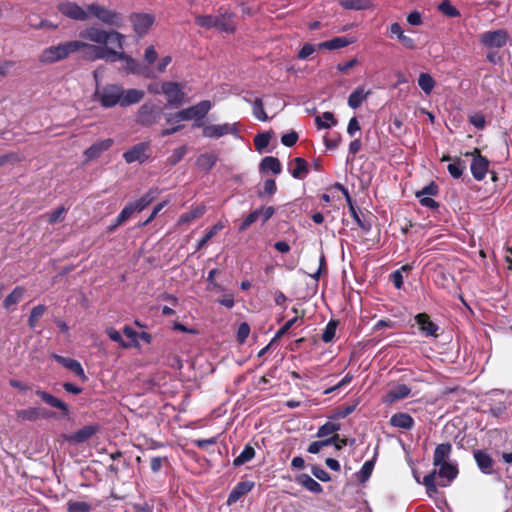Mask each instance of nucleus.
<instances>
[{
  "label": "nucleus",
  "mask_w": 512,
  "mask_h": 512,
  "mask_svg": "<svg viewBox=\"0 0 512 512\" xmlns=\"http://www.w3.org/2000/svg\"><path fill=\"white\" fill-rule=\"evenodd\" d=\"M79 36L95 43L93 61L114 62L122 60L124 61V69L128 72L141 74L146 78H154L152 70L149 68L140 69L137 61L122 51L126 36L118 30H105L103 27L92 25L82 30Z\"/></svg>",
  "instance_id": "obj_1"
},
{
  "label": "nucleus",
  "mask_w": 512,
  "mask_h": 512,
  "mask_svg": "<svg viewBox=\"0 0 512 512\" xmlns=\"http://www.w3.org/2000/svg\"><path fill=\"white\" fill-rule=\"evenodd\" d=\"M95 43L83 38L51 45L43 49L38 57L40 63L47 65L67 59L71 54L80 52L82 58L93 61Z\"/></svg>",
  "instance_id": "obj_2"
},
{
  "label": "nucleus",
  "mask_w": 512,
  "mask_h": 512,
  "mask_svg": "<svg viewBox=\"0 0 512 512\" xmlns=\"http://www.w3.org/2000/svg\"><path fill=\"white\" fill-rule=\"evenodd\" d=\"M88 20L96 19L112 30L120 29L124 26V15L116 9H112L99 2H91L88 4Z\"/></svg>",
  "instance_id": "obj_3"
},
{
  "label": "nucleus",
  "mask_w": 512,
  "mask_h": 512,
  "mask_svg": "<svg viewBox=\"0 0 512 512\" xmlns=\"http://www.w3.org/2000/svg\"><path fill=\"white\" fill-rule=\"evenodd\" d=\"M212 104L208 100L200 101L199 103L183 109L167 118L168 123H178L181 121L193 120L194 127H203L202 119L211 110Z\"/></svg>",
  "instance_id": "obj_4"
},
{
  "label": "nucleus",
  "mask_w": 512,
  "mask_h": 512,
  "mask_svg": "<svg viewBox=\"0 0 512 512\" xmlns=\"http://www.w3.org/2000/svg\"><path fill=\"white\" fill-rule=\"evenodd\" d=\"M57 10L68 19L79 22L88 21V4L81 6L76 2L66 0L57 4Z\"/></svg>",
  "instance_id": "obj_5"
},
{
  "label": "nucleus",
  "mask_w": 512,
  "mask_h": 512,
  "mask_svg": "<svg viewBox=\"0 0 512 512\" xmlns=\"http://www.w3.org/2000/svg\"><path fill=\"white\" fill-rule=\"evenodd\" d=\"M122 94L123 88L116 84H109L102 88L98 87L95 92L96 97L105 108L114 107L117 104L121 105Z\"/></svg>",
  "instance_id": "obj_6"
},
{
  "label": "nucleus",
  "mask_w": 512,
  "mask_h": 512,
  "mask_svg": "<svg viewBox=\"0 0 512 512\" xmlns=\"http://www.w3.org/2000/svg\"><path fill=\"white\" fill-rule=\"evenodd\" d=\"M238 133V123L236 122L203 125L202 129L203 137L210 139H219L226 135H233L235 137H238Z\"/></svg>",
  "instance_id": "obj_7"
},
{
  "label": "nucleus",
  "mask_w": 512,
  "mask_h": 512,
  "mask_svg": "<svg viewBox=\"0 0 512 512\" xmlns=\"http://www.w3.org/2000/svg\"><path fill=\"white\" fill-rule=\"evenodd\" d=\"M161 91L165 95L167 104L172 108L180 107L185 100V93L181 84L173 81L163 82Z\"/></svg>",
  "instance_id": "obj_8"
},
{
  "label": "nucleus",
  "mask_w": 512,
  "mask_h": 512,
  "mask_svg": "<svg viewBox=\"0 0 512 512\" xmlns=\"http://www.w3.org/2000/svg\"><path fill=\"white\" fill-rule=\"evenodd\" d=\"M129 18L139 37L146 35L155 21L154 15L150 13H132Z\"/></svg>",
  "instance_id": "obj_9"
},
{
  "label": "nucleus",
  "mask_w": 512,
  "mask_h": 512,
  "mask_svg": "<svg viewBox=\"0 0 512 512\" xmlns=\"http://www.w3.org/2000/svg\"><path fill=\"white\" fill-rule=\"evenodd\" d=\"M508 33L505 30H495L482 33L480 42L488 49L502 48L506 45Z\"/></svg>",
  "instance_id": "obj_10"
},
{
  "label": "nucleus",
  "mask_w": 512,
  "mask_h": 512,
  "mask_svg": "<svg viewBox=\"0 0 512 512\" xmlns=\"http://www.w3.org/2000/svg\"><path fill=\"white\" fill-rule=\"evenodd\" d=\"M149 147V143H138L124 152L123 158L128 164L143 163L148 158Z\"/></svg>",
  "instance_id": "obj_11"
},
{
  "label": "nucleus",
  "mask_w": 512,
  "mask_h": 512,
  "mask_svg": "<svg viewBox=\"0 0 512 512\" xmlns=\"http://www.w3.org/2000/svg\"><path fill=\"white\" fill-rule=\"evenodd\" d=\"M488 160L481 156L478 151H475V154L473 155V160L470 166L471 173L473 177L481 181L485 178L487 171H488Z\"/></svg>",
  "instance_id": "obj_12"
},
{
  "label": "nucleus",
  "mask_w": 512,
  "mask_h": 512,
  "mask_svg": "<svg viewBox=\"0 0 512 512\" xmlns=\"http://www.w3.org/2000/svg\"><path fill=\"white\" fill-rule=\"evenodd\" d=\"M113 145V140L108 138L104 140L97 141L92 146H90L88 149L84 151V157L87 162L92 161L100 155L109 150L111 146Z\"/></svg>",
  "instance_id": "obj_13"
},
{
  "label": "nucleus",
  "mask_w": 512,
  "mask_h": 512,
  "mask_svg": "<svg viewBox=\"0 0 512 512\" xmlns=\"http://www.w3.org/2000/svg\"><path fill=\"white\" fill-rule=\"evenodd\" d=\"M53 359L57 361L59 364L73 372L76 376L81 378L82 380H86L87 377L85 375L84 369L81 363L75 359L63 357L57 354L52 355Z\"/></svg>",
  "instance_id": "obj_14"
},
{
  "label": "nucleus",
  "mask_w": 512,
  "mask_h": 512,
  "mask_svg": "<svg viewBox=\"0 0 512 512\" xmlns=\"http://www.w3.org/2000/svg\"><path fill=\"white\" fill-rule=\"evenodd\" d=\"M137 122L142 125L151 126L157 122L156 108L153 104H144L137 113Z\"/></svg>",
  "instance_id": "obj_15"
},
{
  "label": "nucleus",
  "mask_w": 512,
  "mask_h": 512,
  "mask_svg": "<svg viewBox=\"0 0 512 512\" xmlns=\"http://www.w3.org/2000/svg\"><path fill=\"white\" fill-rule=\"evenodd\" d=\"M474 459L480 471L484 474L491 475L494 473V460L483 450L474 452Z\"/></svg>",
  "instance_id": "obj_16"
},
{
  "label": "nucleus",
  "mask_w": 512,
  "mask_h": 512,
  "mask_svg": "<svg viewBox=\"0 0 512 512\" xmlns=\"http://www.w3.org/2000/svg\"><path fill=\"white\" fill-rule=\"evenodd\" d=\"M411 390L405 384H398L391 388L383 397V402L386 404H393L394 402L404 399L409 396Z\"/></svg>",
  "instance_id": "obj_17"
},
{
  "label": "nucleus",
  "mask_w": 512,
  "mask_h": 512,
  "mask_svg": "<svg viewBox=\"0 0 512 512\" xmlns=\"http://www.w3.org/2000/svg\"><path fill=\"white\" fill-rule=\"evenodd\" d=\"M255 486L253 481H241L232 489L228 496L227 503L232 505L236 503L242 496L249 493Z\"/></svg>",
  "instance_id": "obj_18"
},
{
  "label": "nucleus",
  "mask_w": 512,
  "mask_h": 512,
  "mask_svg": "<svg viewBox=\"0 0 512 512\" xmlns=\"http://www.w3.org/2000/svg\"><path fill=\"white\" fill-rule=\"evenodd\" d=\"M389 423L395 428L411 430L414 426V419L407 413L399 412L391 416Z\"/></svg>",
  "instance_id": "obj_19"
},
{
  "label": "nucleus",
  "mask_w": 512,
  "mask_h": 512,
  "mask_svg": "<svg viewBox=\"0 0 512 512\" xmlns=\"http://www.w3.org/2000/svg\"><path fill=\"white\" fill-rule=\"evenodd\" d=\"M356 42V39L353 37H335L331 40H327L318 44L319 49H328V50H336L340 48H344L350 44Z\"/></svg>",
  "instance_id": "obj_20"
},
{
  "label": "nucleus",
  "mask_w": 512,
  "mask_h": 512,
  "mask_svg": "<svg viewBox=\"0 0 512 512\" xmlns=\"http://www.w3.org/2000/svg\"><path fill=\"white\" fill-rule=\"evenodd\" d=\"M415 320L426 336H437L438 326L430 320L427 314L420 313L415 317Z\"/></svg>",
  "instance_id": "obj_21"
},
{
  "label": "nucleus",
  "mask_w": 512,
  "mask_h": 512,
  "mask_svg": "<svg viewBox=\"0 0 512 512\" xmlns=\"http://www.w3.org/2000/svg\"><path fill=\"white\" fill-rule=\"evenodd\" d=\"M452 451V446L450 443H441L436 446L434 455H433V464L437 467L442 463H446L448 457L450 456Z\"/></svg>",
  "instance_id": "obj_22"
},
{
  "label": "nucleus",
  "mask_w": 512,
  "mask_h": 512,
  "mask_svg": "<svg viewBox=\"0 0 512 512\" xmlns=\"http://www.w3.org/2000/svg\"><path fill=\"white\" fill-rule=\"evenodd\" d=\"M98 430L95 425H87L69 436V441L74 443H82L91 438Z\"/></svg>",
  "instance_id": "obj_23"
},
{
  "label": "nucleus",
  "mask_w": 512,
  "mask_h": 512,
  "mask_svg": "<svg viewBox=\"0 0 512 512\" xmlns=\"http://www.w3.org/2000/svg\"><path fill=\"white\" fill-rule=\"evenodd\" d=\"M36 395H38L45 403H47L51 407L60 409L65 414H68V412H69L68 406L62 400H60V399L54 397L53 395H51L45 391H42V390H37Z\"/></svg>",
  "instance_id": "obj_24"
},
{
  "label": "nucleus",
  "mask_w": 512,
  "mask_h": 512,
  "mask_svg": "<svg viewBox=\"0 0 512 512\" xmlns=\"http://www.w3.org/2000/svg\"><path fill=\"white\" fill-rule=\"evenodd\" d=\"M389 31L392 36H396L401 44L408 49H414L415 43L411 37H408L404 34L401 26L398 23L391 24Z\"/></svg>",
  "instance_id": "obj_25"
},
{
  "label": "nucleus",
  "mask_w": 512,
  "mask_h": 512,
  "mask_svg": "<svg viewBox=\"0 0 512 512\" xmlns=\"http://www.w3.org/2000/svg\"><path fill=\"white\" fill-rule=\"evenodd\" d=\"M144 97V91L138 89L123 90L121 96V106H129L140 102Z\"/></svg>",
  "instance_id": "obj_26"
},
{
  "label": "nucleus",
  "mask_w": 512,
  "mask_h": 512,
  "mask_svg": "<svg viewBox=\"0 0 512 512\" xmlns=\"http://www.w3.org/2000/svg\"><path fill=\"white\" fill-rule=\"evenodd\" d=\"M25 294V288L22 286L15 287L10 294L3 301V307L10 310L13 306L19 303Z\"/></svg>",
  "instance_id": "obj_27"
},
{
  "label": "nucleus",
  "mask_w": 512,
  "mask_h": 512,
  "mask_svg": "<svg viewBox=\"0 0 512 512\" xmlns=\"http://www.w3.org/2000/svg\"><path fill=\"white\" fill-rule=\"evenodd\" d=\"M218 16V30L232 33L235 30L234 14L224 11Z\"/></svg>",
  "instance_id": "obj_28"
},
{
  "label": "nucleus",
  "mask_w": 512,
  "mask_h": 512,
  "mask_svg": "<svg viewBox=\"0 0 512 512\" xmlns=\"http://www.w3.org/2000/svg\"><path fill=\"white\" fill-rule=\"evenodd\" d=\"M297 483L313 493H321L322 486L308 474H301L296 479Z\"/></svg>",
  "instance_id": "obj_29"
},
{
  "label": "nucleus",
  "mask_w": 512,
  "mask_h": 512,
  "mask_svg": "<svg viewBox=\"0 0 512 512\" xmlns=\"http://www.w3.org/2000/svg\"><path fill=\"white\" fill-rule=\"evenodd\" d=\"M437 466L439 467V469L437 470V475L440 478L446 479L448 483L452 481L454 478H456L458 474V469L456 465L450 462H446Z\"/></svg>",
  "instance_id": "obj_30"
},
{
  "label": "nucleus",
  "mask_w": 512,
  "mask_h": 512,
  "mask_svg": "<svg viewBox=\"0 0 512 512\" xmlns=\"http://www.w3.org/2000/svg\"><path fill=\"white\" fill-rule=\"evenodd\" d=\"M340 5L347 10H366L372 7L370 0H340Z\"/></svg>",
  "instance_id": "obj_31"
},
{
  "label": "nucleus",
  "mask_w": 512,
  "mask_h": 512,
  "mask_svg": "<svg viewBox=\"0 0 512 512\" xmlns=\"http://www.w3.org/2000/svg\"><path fill=\"white\" fill-rule=\"evenodd\" d=\"M17 418L23 421H35L43 417L41 410L37 407H29L16 412Z\"/></svg>",
  "instance_id": "obj_32"
},
{
  "label": "nucleus",
  "mask_w": 512,
  "mask_h": 512,
  "mask_svg": "<svg viewBox=\"0 0 512 512\" xmlns=\"http://www.w3.org/2000/svg\"><path fill=\"white\" fill-rule=\"evenodd\" d=\"M205 213V207L203 206H197L190 211L182 214L180 218L178 219V225H185L190 223L191 221L201 217Z\"/></svg>",
  "instance_id": "obj_33"
},
{
  "label": "nucleus",
  "mask_w": 512,
  "mask_h": 512,
  "mask_svg": "<svg viewBox=\"0 0 512 512\" xmlns=\"http://www.w3.org/2000/svg\"><path fill=\"white\" fill-rule=\"evenodd\" d=\"M260 168L263 171H270L274 175L279 174L282 169L280 161L277 158L272 157V156L265 157L261 161Z\"/></svg>",
  "instance_id": "obj_34"
},
{
  "label": "nucleus",
  "mask_w": 512,
  "mask_h": 512,
  "mask_svg": "<svg viewBox=\"0 0 512 512\" xmlns=\"http://www.w3.org/2000/svg\"><path fill=\"white\" fill-rule=\"evenodd\" d=\"M315 123L318 129H328L335 126L337 124V120L333 113L324 112L322 115L316 116Z\"/></svg>",
  "instance_id": "obj_35"
},
{
  "label": "nucleus",
  "mask_w": 512,
  "mask_h": 512,
  "mask_svg": "<svg viewBox=\"0 0 512 512\" xmlns=\"http://www.w3.org/2000/svg\"><path fill=\"white\" fill-rule=\"evenodd\" d=\"M294 167L291 169V175L296 179H303L308 173L307 162L303 158L294 159Z\"/></svg>",
  "instance_id": "obj_36"
},
{
  "label": "nucleus",
  "mask_w": 512,
  "mask_h": 512,
  "mask_svg": "<svg viewBox=\"0 0 512 512\" xmlns=\"http://www.w3.org/2000/svg\"><path fill=\"white\" fill-rule=\"evenodd\" d=\"M418 85L425 94L429 95L433 91L436 81L430 74L420 73L418 77Z\"/></svg>",
  "instance_id": "obj_37"
},
{
  "label": "nucleus",
  "mask_w": 512,
  "mask_h": 512,
  "mask_svg": "<svg viewBox=\"0 0 512 512\" xmlns=\"http://www.w3.org/2000/svg\"><path fill=\"white\" fill-rule=\"evenodd\" d=\"M369 92H365L363 88H357L353 91L348 98V105L352 109H357L362 102L367 98Z\"/></svg>",
  "instance_id": "obj_38"
},
{
  "label": "nucleus",
  "mask_w": 512,
  "mask_h": 512,
  "mask_svg": "<svg viewBox=\"0 0 512 512\" xmlns=\"http://www.w3.org/2000/svg\"><path fill=\"white\" fill-rule=\"evenodd\" d=\"M195 22L198 26L212 29H218V16L217 15H200L195 18Z\"/></svg>",
  "instance_id": "obj_39"
},
{
  "label": "nucleus",
  "mask_w": 512,
  "mask_h": 512,
  "mask_svg": "<svg viewBox=\"0 0 512 512\" xmlns=\"http://www.w3.org/2000/svg\"><path fill=\"white\" fill-rule=\"evenodd\" d=\"M254 457H255V449L250 445H246L245 448L243 449V451L239 454V456H237L234 459L233 465L236 467L241 466V465L249 462L250 460H252Z\"/></svg>",
  "instance_id": "obj_40"
},
{
  "label": "nucleus",
  "mask_w": 512,
  "mask_h": 512,
  "mask_svg": "<svg viewBox=\"0 0 512 512\" xmlns=\"http://www.w3.org/2000/svg\"><path fill=\"white\" fill-rule=\"evenodd\" d=\"M448 172L453 178H460L466 169L465 162L460 158H455L447 167Z\"/></svg>",
  "instance_id": "obj_41"
},
{
  "label": "nucleus",
  "mask_w": 512,
  "mask_h": 512,
  "mask_svg": "<svg viewBox=\"0 0 512 512\" xmlns=\"http://www.w3.org/2000/svg\"><path fill=\"white\" fill-rule=\"evenodd\" d=\"M155 199V192L149 191L145 195H143L141 198L136 200L135 202H132V206L136 212H141L144 210L153 200Z\"/></svg>",
  "instance_id": "obj_42"
},
{
  "label": "nucleus",
  "mask_w": 512,
  "mask_h": 512,
  "mask_svg": "<svg viewBox=\"0 0 512 512\" xmlns=\"http://www.w3.org/2000/svg\"><path fill=\"white\" fill-rule=\"evenodd\" d=\"M92 505L86 501L69 500L67 502V512H89Z\"/></svg>",
  "instance_id": "obj_43"
},
{
  "label": "nucleus",
  "mask_w": 512,
  "mask_h": 512,
  "mask_svg": "<svg viewBox=\"0 0 512 512\" xmlns=\"http://www.w3.org/2000/svg\"><path fill=\"white\" fill-rule=\"evenodd\" d=\"M224 228V224L221 222L216 223L213 227L210 228L209 231L198 241L197 243V250H200L203 248L207 242L212 239L219 231H221Z\"/></svg>",
  "instance_id": "obj_44"
},
{
  "label": "nucleus",
  "mask_w": 512,
  "mask_h": 512,
  "mask_svg": "<svg viewBox=\"0 0 512 512\" xmlns=\"http://www.w3.org/2000/svg\"><path fill=\"white\" fill-rule=\"evenodd\" d=\"M343 191H344V194L346 196L347 202L349 203L350 212H351V215H352L353 219L355 220V222L358 224L359 227H361L365 231H369L370 230V224L361 220V218H360L359 214L357 213L355 207L351 203V198L349 196L348 191L346 189H344V188H343Z\"/></svg>",
  "instance_id": "obj_45"
},
{
  "label": "nucleus",
  "mask_w": 512,
  "mask_h": 512,
  "mask_svg": "<svg viewBox=\"0 0 512 512\" xmlns=\"http://www.w3.org/2000/svg\"><path fill=\"white\" fill-rule=\"evenodd\" d=\"M45 311L46 306L41 304L32 308L28 319V325L31 329H34L36 327L38 319L43 316Z\"/></svg>",
  "instance_id": "obj_46"
},
{
  "label": "nucleus",
  "mask_w": 512,
  "mask_h": 512,
  "mask_svg": "<svg viewBox=\"0 0 512 512\" xmlns=\"http://www.w3.org/2000/svg\"><path fill=\"white\" fill-rule=\"evenodd\" d=\"M339 429H340V425L338 423L328 421L318 429L317 437L322 438V437L332 435Z\"/></svg>",
  "instance_id": "obj_47"
},
{
  "label": "nucleus",
  "mask_w": 512,
  "mask_h": 512,
  "mask_svg": "<svg viewBox=\"0 0 512 512\" xmlns=\"http://www.w3.org/2000/svg\"><path fill=\"white\" fill-rule=\"evenodd\" d=\"M335 439H338V435H335L329 439H326V440H322V441H314L312 442L309 446H308V449L307 451L309 453H312V454H317L320 452V450L325 447V446H328V445H332V442L335 440Z\"/></svg>",
  "instance_id": "obj_48"
},
{
  "label": "nucleus",
  "mask_w": 512,
  "mask_h": 512,
  "mask_svg": "<svg viewBox=\"0 0 512 512\" xmlns=\"http://www.w3.org/2000/svg\"><path fill=\"white\" fill-rule=\"evenodd\" d=\"M253 106V115L260 121H267L268 116L264 111L263 103L260 98H256L252 104Z\"/></svg>",
  "instance_id": "obj_49"
},
{
  "label": "nucleus",
  "mask_w": 512,
  "mask_h": 512,
  "mask_svg": "<svg viewBox=\"0 0 512 512\" xmlns=\"http://www.w3.org/2000/svg\"><path fill=\"white\" fill-rule=\"evenodd\" d=\"M270 134L269 133H260L257 134L254 138V145L257 151L262 152L270 142Z\"/></svg>",
  "instance_id": "obj_50"
},
{
  "label": "nucleus",
  "mask_w": 512,
  "mask_h": 512,
  "mask_svg": "<svg viewBox=\"0 0 512 512\" xmlns=\"http://www.w3.org/2000/svg\"><path fill=\"white\" fill-rule=\"evenodd\" d=\"M136 211L134 210L131 203L126 205L122 211L119 213V215L116 218V223L114 227L121 225L125 221H127Z\"/></svg>",
  "instance_id": "obj_51"
},
{
  "label": "nucleus",
  "mask_w": 512,
  "mask_h": 512,
  "mask_svg": "<svg viewBox=\"0 0 512 512\" xmlns=\"http://www.w3.org/2000/svg\"><path fill=\"white\" fill-rule=\"evenodd\" d=\"M438 8L443 14L449 17H457L460 15L459 10L454 7L448 0L441 2Z\"/></svg>",
  "instance_id": "obj_52"
},
{
  "label": "nucleus",
  "mask_w": 512,
  "mask_h": 512,
  "mask_svg": "<svg viewBox=\"0 0 512 512\" xmlns=\"http://www.w3.org/2000/svg\"><path fill=\"white\" fill-rule=\"evenodd\" d=\"M106 333H107L108 337H109L112 341H114V342L118 343L120 347H122V348H128V347L130 346L128 343H126V342L123 340V338H122V336H121L120 332H119V331H117L116 329H114V328H112V327L107 328V329H106Z\"/></svg>",
  "instance_id": "obj_53"
},
{
  "label": "nucleus",
  "mask_w": 512,
  "mask_h": 512,
  "mask_svg": "<svg viewBox=\"0 0 512 512\" xmlns=\"http://www.w3.org/2000/svg\"><path fill=\"white\" fill-rule=\"evenodd\" d=\"M171 61H172L171 56L167 55V56L162 57L159 60L158 64L153 69L149 68L150 70L153 71L154 78L156 77L157 74L164 73L166 71L167 66L171 63Z\"/></svg>",
  "instance_id": "obj_54"
},
{
  "label": "nucleus",
  "mask_w": 512,
  "mask_h": 512,
  "mask_svg": "<svg viewBox=\"0 0 512 512\" xmlns=\"http://www.w3.org/2000/svg\"><path fill=\"white\" fill-rule=\"evenodd\" d=\"M262 214V210H255L253 212H251L245 219L244 221L242 222V224L240 225V230L241 231H245L246 229H248V227L253 224L254 222H256L258 219H260V215Z\"/></svg>",
  "instance_id": "obj_55"
},
{
  "label": "nucleus",
  "mask_w": 512,
  "mask_h": 512,
  "mask_svg": "<svg viewBox=\"0 0 512 512\" xmlns=\"http://www.w3.org/2000/svg\"><path fill=\"white\" fill-rule=\"evenodd\" d=\"M336 323L334 321H330L323 334H322V340L325 342V343H329L333 340V338L335 337V333H336Z\"/></svg>",
  "instance_id": "obj_56"
},
{
  "label": "nucleus",
  "mask_w": 512,
  "mask_h": 512,
  "mask_svg": "<svg viewBox=\"0 0 512 512\" xmlns=\"http://www.w3.org/2000/svg\"><path fill=\"white\" fill-rule=\"evenodd\" d=\"M65 208L64 207H59L53 211H51L47 216H48V222L50 224H55L57 223L58 221H60L62 218H63V215L65 213Z\"/></svg>",
  "instance_id": "obj_57"
},
{
  "label": "nucleus",
  "mask_w": 512,
  "mask_h": 512,
  "mask_svg": "<svg viewBox=\"0 0 512 512\" xmlns=\"http://www.w3.org/2000/svg\"><path fill=\"white\" fill-rule=\"evenodd\" d=\"M250 333V327L247 323H241L237 331V339L242 344L246 341Z\"/></svg>",
  "instance_id": "obj_58"
},
{
  "label": "nucleus",
  "mask_w": 512,
  "mask_h": 512,
  "mask_svg": "<svg viewBox=\"0 0 512 512\" xmlns=\"http://www.w3.org/2000/svg\"><path fill=\"white\" fill-rule=\"evenodd\" d=\"M158 58V53L156 52L154 46H149L145 49V52H144V61L148 64V65H151L152 63H154Z\"/></svg>",
  "instance_id": "obj_59"
},
{
  "label": "nucleus",
  "mask_w": 512,
  "mask_h": 512,
  "mask_svg": "<svg viewBox=\"0 0 512 512\" xmlns=\"http://www.w3.org/2000/svg\"><path fill=\"white\" fill-rule=\"evenodd\" d=\"M298 140V134L296 132L286 133L282 136L281 142L287 147L293 146Z\"/></svg>",
  "instance_id": "obj_60"
},
{
  "label": "nucleus",
  "mask_w": 512,
  "mask_h": 512,
  "mask_svg": "<svg viewBox=\"0 0 512 512\" xmlns=\"http://www.w3.org/2000/svg\"><path fill=\"white\" fill-rule=\"evenodd\" d=\"M311 472L320 481L327 482L331 479L330 475L321 467L314 466L312 467Z\"/></svg>",
  "instance_id": "obj_61"
},
{
  "label": "nucleus",
  "mask_w": 512,
  "mask_h": 512,
  "mask_svg": "<svg viewBox=\"0 0 512 512\" xmlns=\"http://www.w3.org/2000/svg\"><path fill=\"white\" fill-rule=\"evenodd\" d=\"M315 52V46L312 44H305L298 53V58L301 60L307 59L310 55Z\"/></svg>",
  "instance_id": "obj_62"
},
{
  "label": "nucleus",
  "mask_w": 512,
  "mask_h": 512,
  "mask_svg": "<svg viewBox=\"0 0 512 512\" xmlns=\"http://www.w3.org/2000/svg\"><path fill=\"white\" fill-rule=\"evenodd\" d=\"M390 278L394 284V286L397 288V289H401L402 286H403V283H404V280H403V275L401 273V270H396L394 271L391 275H390Z\"/></svg>",
  "instance_id": "obj_63"
},
{
  "label": "nucleus",
  "mask_w": 512,
  "mask_h": 512,
  "mask_svg": "<svg viewBox=\"0 0 512 512\" xmlns=\"http://www.w3.org/2000/svg\"><path fill=\"white\" fill-rule=\"evenodd\" d=\"M417 198L419 199V202L425 206V207H429V208H436L438 206V204L436 203V201H434L431 197L429 196H426V195H422V194H416Z\"/></svg>",
  "instance_id": "obj_64"
}]
</instances>
